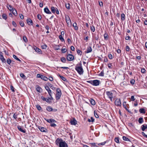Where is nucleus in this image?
<instances>
[{"label": "nucleus", "mask_w": 147, "mask_h": 147, "mask_svg": "<svg viewBox=\"0 0 147 147\" xmlns=\"http://www.w3.org/2000/svg\"><path fill=\"white\" fill-rule=\"evenodd\" d=\"M56 144L59 145V147H68L66 143L63 141L62 139H57L55 141Z\"/></svg>", "instance_id": "obj_1"}, {"label": "nucleus", "mask_w": 147, "mask_h": 147, "mask_svg": "<svg viewBox=\"0 0 147 147\" xmlns=\"http://www.w3.org/2000/svg\"><path fill=\"white\" fill-rule=\"evenodd\" d=\"M80 66L76 67L75 69L80 75H81L83 74L84 71L82 67L81 63L80 64Z\"/></svg>", "instance_id": "obj_2"}, {"label": "nucleus", "mask_w": 147, "mask_h": 147, "mask_svg": "<svg viewBox=\"0 0 147 147\" xmlns=\"http://www.w3.org/2000/svg\"><path fill=\"white\" fill-rule=\"evenodd\" d=\"M87 82L94 86H98L99 85L100 81L98 80L87 81Z\"/></svg>", "instance_id": "obj_3"}, {"label": "nucleus", "mask_w": 147, "mask_h": 147, "mask_svg": "<svg viewBox=\"0 0 147 147\" xmlns=\"http://www.w3.org/2000/svg\"><path fill=\"white\" fill-rule=\"evenodd\" d=\"M106 94L108 97L110 99V100L111 101L112 99L113 98V93L111 92L107 91L106 92Z\"/></svg>", "instance_id": "obj_4"}, {"label": "nucleus", "mask_w": 147, "mask_h": 147, "mask_svg": "<svg viewBox=\"0 0 147 147\" xmlns=\"http://www.w3.org/2000/svg\"><path fill=\"white\" fill-rule=\"evenodd\" d=\"M67 59L68 61H71L74 59V57L72 55L69 54L67 56Z\"/></svg>", "instance_id": "obj_5"}, {"label": "nucleus", "mask_w": 147, "mask_h": 147, "mask_svg": "<svg viewBox=\"0 0 147 147\" xmlns=\"http://www.w3.org/2000/svg\"><path fill=\"white\" fill-rule=\"evenodd\" d=\"M38 128L42 132H47L48 131L47 129L44 127L40 126L38 127Z\"/></svg>", "instance_id": "obj_6"}, {"label": "nucleus", "mask_w": 147, "mask_h": 147, "mask_svg": "<svg viewBox=\"0 0 147 147\" xmlns=\"http://www.w3.org/2000/svg\"><path fill=\"white\" fill-rule=\"evenodd\" d=\"M45 88L46 90L47 91L48 93L50 96L52 95V93L51 92V91L50 89L49 88L48 86H45Z\"/></svg>", "instance_id": "obj_7"}, {"label": "nucleus", "mask_w": 147, "mask_h": 147, "mask_svg": "<svg viewBox=\"0 0 147 147\" xmlns=\"http://www.w3.org/2000/svg\"><path fill=\"white\" fill-rule=\"evenodd\" d=\"M17 127L18 130L20 131L23 133H26V129L22 128L21 126L18 125V126Z\"/></svg>", "instance_id": "obj_8"}, {"label": "nucleus", "mask_w": 147, "mask_h": 147, "mask_svg": "<svg viewBox=\"0 0 147 147\" xmlns=\"http://www.w3.org/2000/svg\"><path fill=\"white\" fill-rule=\"evenodd\" d=\"M0 59L3 62L5 63L6 61L5 59L3 56L2 53L0 54Z\"/></svg>", "instance_id": "obj_9"}, {"label": "nucleus", "mask_w": 147, "mask_h": 147, "mask_svg": "<svg viewBox=\"0 0 147 147\" xmlns=\"http://www.w3.org/2000/svg\"><path fill=\"white\" fill-rule=\"evenodd\" d=\"M45 120L49 123H56V121L54 119H45Z\"/></svg>", "instance_id": "obj_10"}, {"label": "nucleus", "mask_w": 147, "mask_h": 147, "mask_svg": "<svg viewBox=\"0 0 147 147\" xmlns=\"http://www.w3.org/2000/svg\"><path fill=\"white\" fill-rule=\"evenodd\" d=\"M70 123L72 125H76L77 124V121L75 119H74L70 121Z\"/></svg>", "instance_id": "obj_11"}, {"label": "nucleus", "mask_w": 147, "mask_h": 147, "mask_svg": "<svg viewBox=\"0 0 147 147\" xmlns=\"http://www.w3.org/2000/svg\"><path fill=\"white\" fill-rule=\"evenodd\" d=\"M26 21L28 25L31 26L32 25V21L31 19L30 18L27 19Z\"/></svg>", "instance_id": "obj_12"}, {"label": "nucleus", "mask_w": 147, "mask_h": 147, "mask_svg": "<svg viewBox=\"0 0 147 147\" xmlns=\"http://www.w3.org/2000/svg\"><path fill=\"white\" fill-rule=\"evenodd\" d=\"M65 18L67 23L68 24H71V21L69 17L68 16H66Z\"/></svg>", "instance_id": "obj_13"}, {"label": "nucleus", "mask_w": 147, "mask_h": 147, "mask_svg": "<svg viewBox=\"0 0 147 147\" xmlns=\"http://www.w3.org/2000/svg\"><path fill=\"white\" fill-rule=\"evenodd\" d=\"M92 51V49L91 47L90 46H88L87 48V51L85 52L88 53L91 52Z\"/></svg>", "instance_id": "obj_14"}, {"label": "nucleus", "mask_w": 147, "mask_h": 147, "mask_svg": "<svg viewBox=\"0 0 147 147\" xmlns=\"http://www.w3.org/2000/svg\"><path fill=\"white\" fill-rule=\"evenodd\" d=\"M44 11L47 14H51V12L47 7H45L44 8Z\"/></svg>", "instance_id": "obj_15"}, {"label": "nucleus", "mask_w": 147, "mask_h": 147, "mask_svg": "<svg viewBox=\"0 0 147 147\" xmlns=\"http://www.w3.org/2000/svg\"><path fill=\"white\" fill-rule=\"evenodd\" d=\"M41 99L44 101H45L47 102L50 103L51 102V101H50V100L49 98H45L43 96L41 97Z\"/></svg>", "instance_id": "obj_16"}, {"label": "nucleus", "mask_w": 147, "mask_h": 147, "mask_svg": "<svg viewBox=\"0 0 147 147\" xmlns=\"http://www.w3.org/2000/svg\"><path fill=\"white\" fill-rule=\"evenodd\" d=\"M61 95V94H59L57 93L56 95V99L57 100H59L60 98Z\"/></svg>", "instance_id": "obj_17"}, {"label": "nucleus", "mask_w": 147, "mask_h": 147, "mask_svg": "<svg viewBox=\"0 0 147 147\" xmlns=\"http://www.w3.org/2000/svg\"><path fill=\"white\" fill-rule=\"evenodd\" d=\"M34 50L36 52L38 53H41V50L38 48L36 47L35 48H34Z\"/></svg>", "instance_id": "obj_18"}, {"label": "nucleus", "mask_w": 147, "mask_h": 147, "mask_svg": "<svg viewBox=\"0 0 147 147\" xmlns=\"http://www.w3.org/2000/svg\"><path fill=\"white\" fill-rule=\"evenodd\" d=\"M147 128V125H143L142 126L141 129L142 131H144Z\"/></svg>", "instance_id": "obj_19"}, {"label": "nucleus", "mask_w": 147, "mask_h": 147, "mask_svg": "<svg viewBox=\"0 0 147 147\" xmlns=\"http://www.w3.org/2000/svg\"><path fill=\"white\" fill-rule=\"evenodd\" d=\"M115 104L116 105L119 106V99H117L115 101Z\"/></svg>", "instance_id": "obj_20"}, {"label": "nucleus", "mask_w": 147, "mask_h": 147, "mask_svg": "<svg viewBox=\"0 0 147 147\" xmlns=\"http://www.w3.org/2000/svg\"><path fill=\"white\" fill-rule=\"evenodd\" d=\"M12 12L13 14L15 16H16L17 15V11L15 9H14L12 11Z\"/></svg>", "instance_id": "obj_21"}, {"label": "nucleus", "mask_w": 147, "mask_h": 147, "mask_svg": "<svg viewBox=\"0 0 147 147\" xmlns=\"http://www.w3.org/2000/svg\"><path fill=\"white\" fill-rule=\"evenodd\" d=\"M91 104L92 105H94L95 104V101L92 99H91L90 100Z\"/></svg>", "instance_id": "obj_22"}, {"label": "nucleus", "mask_w": 147, "mask_h": 147, "mask_svg": "<svg viewBox=\"0 0 147 147\" xmlns=\"http://www.w3.org/2000/svg\"><path fill=\"white\" fill-rule=\"evenodd\" d=\"M42 80H44L45 81H46L48 80V78L45 76H44L43 75H42L41 78Z\"/></svg>", "instance_id": "obj_23"}, {"label": "nucleus", "mask_w": 147, "mask_h": 147, "mask_svg": "<svg viewBox=\"0 0 147 147\" xmlns=\"http://www.w3.org/2000/svg\"><path fill=\"white\" fill-rule=\"evenodd\" d=\"M47 110L49 112L52 111L53 109L51 107H47L46 108Z\"/></svg>", "instance_id": "obj_24"}, {"label": "nucleus", "mask_w": 147, "mask_h": 147, "mask_svg": "<svg viewBox=\"0 0 147 147\" xmlns=\"http://www.w3.org/2000/svg\"><path fill=\"white\" fill-rule=\"evenodd\" d=\"M121 19L122 20H125V16L124 14L123 13L121 14Z\"/></svg>", "instance_id": "obj_25"}, {"label": "nucleus", "mask_w": 147, "mask_h": 147, "mask_svg": "<svg viewBox=\"0 0 147 147\" xmlns=\"http://www.w3.org/2000/svg\"><path fill=\"white\" fill-rule=\"evenodd\" d=\"M77 24L76 23H74L73 24V26L74 27V29L75 30H76L78 29V27L76 26Z\"/></svg>", "instance_id": "obj_26"}, {"label": "nucleus", "mask_w": 147, "mask_h": 147, "mask_svg": "<svg viewBox=\"0 0 147 147\" xmlns=\"http://www.w3.org/2000/svg\"><path fill=\"white\" fill-rule=\"evenodd\" d=\"M143 121V118L142 117H140L138 119V122L140 123H142Z\"/></svg>", "instance_id": "obj_27"}, {"label": "nucleus", "mask_w": 147, "mask_h": 147, "mask_svg": "<svg viewBox=\"0 0 147 147\" xmlns=\"http://www.w3.org/2000/svg\"><path fill=\"white\" fill-rule=\"evenodd\" d=\"M51 11L53 13H55V9L54 7H51Z\"/></svg>", "instance_id": "obj_28"}, {"label": "nucleus", "mask_w": 147, "mask_h": 147, "mask_svg": "<svg viewBox=\"0 0 147 147\" xmlns=\"http://www.w3.org/2000/svg\"><path fill=\"white\" fill-rule=\"evenodd\" d=\"M36 89L37 91L39 92H40L41 88L39 86H37L36 87Z\"/></svg>", "instance_id": "obj_29"}, {"label": "nucleus", "mask_w": 147, "mask_h": 147, "mask_svg": "<svg viewBox=\"0 0 147 147\" xmlns=\"http://www.w3.org/2000/svg\"><path fill=\"white\" fill-rule=\"evenodd\" d=\"M140 112L141 113L144 114L145 113V111L144 109H140Z\"/></svg>", "instance_id": "obj_30"}, {"label": "nucleus", "mask_w": 147, "mask_h": 147, "mask_svg": "<svg viewBox=\"0 0 147 147\" xmlns=\"http://www.w3.org/2000/svg\"><path fill=\"white\" fill-rule=\"evenodd\" d=\"M7 63L9 65H10V63L12 62V61L9 59H7Z\"/></svg>", "instance_id": "obj_31"}, {"label": "nucleus", "mask_w": 147, "mask_h": 147, "mask_svg": "<svg viewBox=\"0 0 147 147\" xmlns=\"http://www.w3.org/2000/svg\"><path fill=\"white\" fill-rule=\"evenodd\" d=\"M65 6L66 7L67 9H70V4L69 3H68V4H65Z\"/></svg>", "instance_id": "obj_32"}, {"label": "nucleus", "mask_w": 147, "mask_h": 147, "mask_svg": "<svg viewBox=\"0 0 147 147\" xmlns=\"http://www.w3.org/2000/svg\"><path fill=\"white\" fill-rule=\"evenodd\" d=\"M114 140L115 142L117 143H118L119 142V139L118 137L115 138Z\"/></svg>", "instance_id": "obj_33"}, {"label": "nucleus", "mask_w": 147, "mask_h": 147, "mask_svg": "<svg viewBox=\"0 0 147 147\" xmlns=\"http://www.w3.org/2000/svg\"><path fill=\"white\" fill-rule=\"evenodd\" d=\"M59 38L61 41L63 42L64 41V39L63 38L62 36L61 35H60L59 36Z\"/></svg>", "instance_id": "obj_34"}, {"label": "nucleus", "mask_w": 147, "mask_h": 147, "mask_svg": "<svg viewBox=\"0 0 147 147\" xmlns=\"http://www.w3.org/2000/svg\"><path fill=\"white\" fill-rule=\"evenodd\" d=\"M123 139L124 140L126 141H130V140L128 138H127L126 137H125L123 136Z\"/></svg>", "instance_id": "obj_35"}, {"label": "nucleus", "mask_w": 147, "mask_h": 147, "mask_svg": "<svg viewBox=\"0 0 147 147\" xmlns=\"http://www.w3.org/2000/svg\"><path fill=\"white\" fill-rule=\"evenodd\" d=\"M57 93L59 94H61V90L59 88H57Z\"/></svg>", "instance_id": "obj_36"}, {"label": "nucleus", "mask_w": 147, "mask_h": 147, "mask_svg": "<svg viewBox=\"0 0 147 147\" xmlns=\"http://www.w3.org/2000/svg\"><path fill=\"white\" fill-rule=\"evenodd\" d=\"M59 76L63 81H65L66 80V79L64 77L60 75H59Z\"/></svg>", "instance_id": "obj_37"}, {"label": "nucleus", "mask_w": 147, "mask_h": 147, "mask_svg": "<svg viewBox=\"0 0 147 147\" xmlns=\"http://www.w3.org/2000/svg\"><path fill=\"white\" fill-rule=\"evenodd\" d=\"M88 121L89 122H93L94 121V119L92 117H91L90 119H88Z\"/></svg>", "instance_id": "obj_38"}, {"label": "nucleus", "mask_w": 147, "mask_h": 147, "mask_svg": "<svg viewBox=\"0 0 147 147\" xmlns=\"http://www.w3.org/2000/svg\"><path fill=\"white\" fill-rule=\"evenodd\" d=\"M13 57L15 59H16L17 61H21L20 60L19 58H18L16 55H13Z\"/></svg>", "instance_id": "obj_39"}, {"label": "nucleus", "mask_w": 147, "mask_h": 147, "mask_svg": "<svg viewBox=\"0 0 147 147\" xmlns=\"http://www.w3.org/2000/svg\"><path fill=\"white\" fill-rule=\"evenodd\" d=\"M47 47V46L46 44H43L41 46V47L43 49H46Z\"/></svg>", "instance_id": "obj_40"}, {"label": "nucleus", "mask_w": 147, "mask_h": 147, "mask_svg": "<svg viewBox=\"0 0 147 147\" xmlns=\"http://www.w3.org/2000/svg\"><path fill=\"white\" fill-rule=\"evenodd\" d=\"M20 76L24 79H25L26 78V76L23 73L20 74Z\"/></svg>", "instance_id": "obj_41"}, {"label": "nucleus", "mask_w": 147, "mask_h": 147, "mask_svg": "<svg viewBox=\"0 0 147 147\" xmlns=\"http://www.w3.org/2000/svg\"><path fill=\"white\" fill-rule=\"evenodd\" d=\"M36 107L37 109L39 111H40L41 109V107L39 105H36Z\"/></svg>", "instance_id": "obj_42"}, {"label": "nucleus", "mask_w": 147, "mask_h": 147, "mask_svg": "<svg viewBox=\"0 0 147 147\" xmlns=\"http://www.w3.org/2000/svg\"><path fill=\"white\" fill-rule=\"evenodd\" d=\"M90 30L92 31L93 32H94L95 30V28L93 26H90Z\"/></svg>", "instance_id": "obj_43"}, {"label": "nucleus", "mask_w": 147, "mask_h": 147, "mask_svg": "<svg viewBox=\"0 0 147 147\" xmlns=\"http://www.w3.org/2000/svg\"><path fill=\"white\" fill-rule=\"evenodd\" d=\"M61 60L62 62L63 63H65L66 62V59L64 57H62L61 58Z\"/></svg>", "instance_id": "obj_44"}, {"label": "nucleus", "mask_w": 147, "mask_h": 147, "mask_svg": "<svg viewBox=\"0 0 147 147\" xmlns=\"http://www.w3.org/2000/svg\"><path fill=\"white\" fill-rule=\"evenodd\" d=\"M77 51L78 54L80 55H82V52L81 51L79 50H78Z\"/></svg>", "instance_id": "obj_45"}, {"label": "nucleus", "mask_w": 147, "mask_h": 147, "mask_svg": "<svg viewBox=\"0 0 147 147\" xmlns=\"http://www.w3.org/2000/svg\"><path fill=\"white\" fill-rule=\"evenodd\" d=\"M2 17L3 19L6 20L7 18V16L6 14H3L2 15Z\"/></svg>", "instance_id": "obj_46"}, {"label": "nucleus", "mask_w": 147, "mask_h": 147, "mask_svg": "<svg viewBox=\"0 0 147 147\" xmlns=\"http://www.w3.org/2000/svg\"><path fill=\"white\" fill-rule=\"evenodd\" d=\"M8 8L9 9L10 11H12L13 9V8L10 5H9V6L8 7Z\"/></svg>", "instance_id": "obj_47"}, {"label": "nucleus", "mask_w": 147, "mask_h": 147, "mask_svg": "<svg viewBox=\"0 0 147 147\" xmlns=\"http://www.w3.org/2000/svg\"><path fill=\"white\" fill-rule=\"evenodd\" d=\"M67 49L65 48L62 49H61V51L62 53H64L66 52Z\"/></svg>", "instance_id": "obj_48"}, {"label": "nucleus", "mask_w": 147, "mask_h": 147, "mask_svg": "<svg viewBox=\"0 0 147 147\" xmlns=\"http://www.w3.org/2000/svg\"><path fill=\"white\" fill-rule=\"evenodd\" d=\"M104 37L105 39H107L108 38V36L107 34L105 33L104 35Z\"/></svg>", "instance_id": "obj_49"}, {"label": "nucleus", "mask_w": 147, "mask_h": 147, "mask_svg": "<svg viewBox=\"0 0 147 147\" xmlns=\"http://www.w3.org/2000/svg\"><path fill=\"white\" fill-rule=\"evenodd\" d=\"M135 80L133 79L131 80L130 81V83L132 84L133 85L134 84Z\"/></svg>", "instance_id": "obj_50"}, {"label": "nucleus", "mask_w": 147, "mask_h": 147, "mask_svg": "<svg viewBox=\"0 0 147 147\" xmlns=\"http://www.w3.org/2000/svg\"><path fill=\"white\" fill-rule=\"evenodd\" d=\"M108 57L109 58L111 59H112L113 58V57L112 55L111 54H109Z\"/></svg>", "instance_id": "obj_51"}, {"label": "nucleus", "mask_w": 147, "mask_h": 147, "mask_svg": "<svg viewBox=\"0 0 147 147\" xmlns=\"http://www.w3.org/2000/svg\"><path fill=\"white\" fill-rule=\"evenodd\" d=\"M106 143V142H104L100 143L98 144V146L103 145L105 144Z\"/></svg>", "instance_id": "obj_52"}, {"label": "nucleus", "mask_w": 147, "mask_h": 147, "mask_svg": "<svg viewBox=\"0 0 147 147\" xmlns=\"http://www.w3.org/2000/svg\"><path fill=\"white\" fill-rule=\"evenodd\" d=\"M51 123L50 125L51 127H55L57 126L54 123Z\"/></svg>", "instance_id": "obj_53"}, {"label": "nucleus", "mask_w": 147, "mask_h": 147, "mask_svg": "<svg viewBox=\"0 0 147 147\" xmlns=\"http://www.w3.org/2000/svg\"><path fill=\"white\" fill-rule=\"evenodd\" d=\"M94 116L96 118H98L99 116L96 113V112L95 111H94Z\"/></svg>", "instance_id": "obj_54"}, {"label": "nucleus", "mask_w": 147, "mask_h": 147, "mask_svg": "<svg viewBox=\"0 0 147 147\" xmlns=\"http://www.w3.org/2000/svg\"><path fill=\"white\" fill-rule=\"evenodd\" d=\"M20 25L22 27H23L24 25V23L22 21H21L20 23Z\"/></svg>", "instance_id": "obj_55"}, {"label": "nucleus", "mask_w": 147, "mask_h": 147, "mask_svg": "<svg viewBox=\"0 0 147 147\" xmlns=\"http://www.w3.org/2000/svg\"><path fill=\"white\" fill-rule=\"evenodd\" d=\"M37 18L39 20H40L42 18L41 16L39 14H38L37 15Z\"/></svg>", "instance_id": "obj_56"}, {"label": "nucleus", "mask_w": 147, "mask_h": 147, "mask_svg": "<svg viewBox=\"0 0 147 147\" xmlns=\"http://www.w3.org/2000/svg\"><path fill=\"white\" fill-rule=\"evenodd\" d=\"M23 39L24 41L25 42H26L27 41V38L26 36H23Z\"/></svg>", "instance_id": "obj_57"}, {"label": "nucleus", "mask_w": 147, "mask_h": 147, "mask_svg": "<svg viewBox=\"0 0 147 147\" xmlns=\"http://www.w3.org/2000/svg\"><path fill=\"white\" fill-rule=\"evenodd\" d=\"M135 98H134V96H132L131 97V100L134 101L135 100Z\"/></svg>", "instance_id": "obj_58"}, {"label": "nucleus", "mask_w": 147, "mask_h": 147, "mask_svg": "<svg viewBox=\"0 0 147 147\" xmlns=\"http://www.w3.org/2000/svg\"><path fill=\"white\" fill-rule=\"evenodd\" d=\"M47 86H48V87H50V88L51 87V86H52V85L50 84V83H48L47 84Z\"/></svg>", "instance_id": "obj_59"}, {"label": "nucleus", "mask_w": 147, "mask_h": 147, "mask_svg": "<svg viewBox=\"0 0 147 147\" xmlns=\"http://www.w3.org/2000/svg\"><path fill=\"white\" fill-rule=\"evenodd\" d=\"M145 71L146 70L142 68L141 69V72L142 73H144Z\"/></svg>", "instance_id": "obj_60"}, {"label": "nucleus", "mask_w": 147, "mask_h": 147, "mask_svg": "<svg viewBox=\"0 0 147 147\" xmlns=\"http://www.w3.org/2000/svg\"><path fill=\"white\" fill-rule=\"evenodd\" d=\"M99 75L100 76H103L104 75V73L103 71H102L99 74Z\"/></svg>", "instance_id": "obj_61"}, {"label": "nucleus", "mask_w": 147, "mask_h": 147, "mask_svg": "<svg viewBox=\"0 0 147 147\" xmlns=\"http://www.w3.org/2000/svg\"><path fill=\"white\" fill-rule=\"evenodd\" d=\"M126 50L127 51H129V48L128 46H127L126 47Z\"/></svg>", "instance_id": "obj_62"}, {"label": "nucleus", "mask_w": 147, "mask_h": 147, "mask_svg": "<svg viewBox=\"0 0 147 147\" xmlns=\"http://www.w3.org/2000/svg\"><path fill=\"white\" fill-rule=\"evenodd\" d=\"M42 75H41L40 74H38L37 75L36 77L37 78H41V76Z\"/></svg>", "instance_id": "obj_63"}, {"label": "nucleus", "mask_w": 147, "mask_h": 147, "mask_svg": "<svg viewBox=\"0 0 147 147\" xmlns=\"http://www.w3.org/2000/svg\"><path fill=\"white\" fill-rule=\"evenodd\" d=\"M125 40H130V36H126L125 37Z\"/></svg>", "instance_id": "obj_64"}]
</instances>
